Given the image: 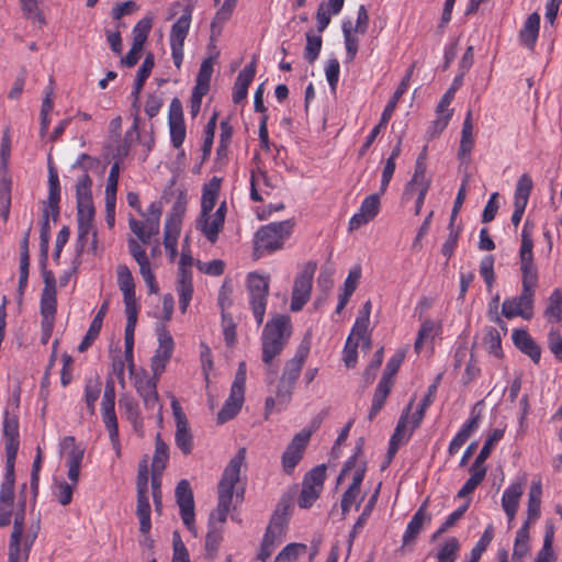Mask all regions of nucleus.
Listing matches in <instances>:
<instances>
[{
	"label": "nucleus",
	"instance_id": "nucleus-1",
	"mask_svg": "<svg viewBox=\"0 0 562 562\" xmlns=\"http://www.w3.org/2000/svg\"><path fill=\"white\" fill-rule=\"evenodd\" d=\"M245 460L246 449L240 448L225 468L217 486V507L211 514V524L215 521L224 524L228 514L243 501V492L235 493V488L239 481L241 469L245 465Z\"/></svg>",
	"mask_w": 562,
	"mask_h": 562
},
{
	"label": "nucleus",
	"instance_id": "nucleus-2",
	"mask_svg": "<svg viewBox=\"0 0 562 562\" xmlns=\"http://www.w3.org/2000/svg\"><path fill=\"white\" fill-rule=\"evenodd\" d=\"M292 334V324L288 315L277 314L266 325L261 335L262 361L266 364L283 350Z\"/></svg>",
	"mask_w": 562,
	"mask_h": 562
},
{
	"label": "nucleus",
	"instance_id": "nucleus-3",
	"mask_svg": "<svg viewBox=\"0 0 562 562\" xmlns=\"http://www.w3.org/2000/svg\"><path fill=\"white\" fill-rule=\"evenodd\" d=\"M38 531V522L25 527L24 510L16 513L9 541L8 562H27Z\"/></svg>",
	"mask_w": 562,
	"mask_h": 562
},
{
	"label": "nucleus",
	"instance_id": "nucleus-4",
	"mask_svg": "<svg viewBox=\"0 0 562 562\" xmlns=\"http://www.w3.org/2000/svg\"><path fill=\"white\" fill-rule=\"evenodd\" d=\"M294 227L292 220L273 222L261 226L254 236L255 254L261 256L281 249Z\"/></svg>",
	"mask_w": 562,
	"mask_h": 562
},
{
	"label": "nucleus",
	"instance_id": "nucleus-5",
	"mask_svg": "<svg viewBox=\"0 0 562 562\" xmlns=\"http://www.w3.org/2000/svg\"><path fill=\"white\" fill-rule=\"evenodd\" d=\"M367 467L364 462H358L357 456L350 457L341 472L338 475L337 482L340 483L346 476L351 475V484L344 493L340 507L342 514L346 515L353 505L359 506L363 498L361 493V484L364 479Z\"/></svg>",
	"mask_w": 562,
	"mask_h": 562
},
{
	"label": "nucleus",
	"instance_id": "nucleus-6",
	"mask_svg": "<svg viewBox=\"0 0 562 562\" xmlns=\"http://www.w3.org/2000/svg\"><path fill=\"white\" fill-rule=\"evenodd\" d=\"M518 257L519 271L521 273V285L537 288L539 274L533 256L532 227L528 222L525 223L521 231V241Z\"/></svg>",
	"mask_w": 562,
	"mask_h": 562
},
{
	"label": "nucleus",
	"instance_id": "nucleus-7",
	"mask_svg": "<svg viewBox=\"0 0 562 562\" xmlns=\"http://www.w3.org/2000/svg\"><path fill=\"white\" fill-rule=\"evenodd\" d=\"M245 386L246 363L240 362L235 374L234 382L231 386L229 396L217 413L216 420L218 424H224L233 419L239 413L245 401Z\"/></svg>",
	"mask_w": 562,
	"mask_h": 562
},
{
	"label": "nucleus",
	"instance_id": "nucleus-8",
	"mask_svg": "<svg viewBox=\"0 0 562 562\" xmlns=\"http://www.w3.org/2000/svg\"><path fill=\"white\" fill-rule=\"evenodd\" d=\"M247 289L254 317L258 325H261L266 314L269 295V277L250 272L247 276Z\"/></svg>",
	"mask_w": 562,
	"mask_h": 562
},
{
	"label": "nucleus",
	"instance_id": "nucleus-9",
	"mask_svg": "<svg viewBox=\"0 0 562 562\" xmlns=\"http://www.w3.org/2000/svg\"><path fill=\"white\" fill-rule=\"evenodd\" d=\"M130 374L133 378L134 386L138 395L142 397L145 408L149 411H157L159 420H161L162 406L159 403L157 393V380L159 376H150L145 370H136L135 367L133 368V373Z\"/></svg>",
	"mask_w": 562,
	"mask_h": 562
},
{
	"label": "nucleus",
	"instance_id": "nucleus-10",
	"mask_svg": "<svg viewBox=\"0 0 562 562\" xmlns=\"http://www.w3.org/2000/svg\"><path fill=\"white\" fill-rule=\"evenodd\" d=\"M316 268V262L308 261L296 274L290 305L292 312L301 311L303 306L310 301L313 286V278Z\"/></svg>",
	"mask_w": 562,
	"mask_h": 562
},
{
	"label": "nucleus",
	"instance_id": "nucleus-11",
	"mask_svg": "<svg viewBox=\"0 0 562 562\" xmlns=\"http://www.w3.org/2000/svg\"><path fill=\"white\" fill-rule=\"evenodd\" d=\"M536 288L521 285V292L517 296L508 297L503 302L502 314L510 319L521 317L530 319L533 316Z\"/></svg>",
	"mask_w": 562,
	"mask_h": 562
},
{
	"label": "nucleus",
	"instance_id": "nucleus-12",
	"mask_svg": "<svg viewBox=\"0 0 562 562\" xmlns=\"http://www.w3.org/2000/svg\"><path fill=\"white\" fill-rule=\"evenodd\" d=\"M369 25V15L363 5H360L357 14V21L353 24L351 21L342 23V34L345 40L347 61H352L359 48L360 36L367 33Z\"/></svg>",
	"mask_w": 562,
	"mask_h": 562
},
{
	"label": "nucleus",
	"instance_id": "nucleus-13",
	"mask_svg": "<svg viewBox=\"0 0 562 562\" xmlns=\"http://www.w3.org/2000/svg\"><path fill=\"white\" fill-rule=\"evenodd\" d=\"M226 212V201H223L216 211L200 212L195 220V229L200 232L207 241L215 244L224 228Z\"/></svg>",
	"mask_w": 562,
	"mask_h": 562
},
{
	"label": "nucleus",
	"instance_id": "nucleus-14",
	"mask_svg": "<svg viewBox=\"0 0 562 562\" xmlns=\"http://www.w3.org/2000/svg\"><path fill=\"white\" fill-rule=\"evenodd\" d=\"M102 418L105 428L109 431L110 440L116 454L120 456V440H119V427L117 419L114 411L115 406V391L113 381H108L102 397Z\"/></svg>",
	"mask_w": 562,
	"mask_h": 562
},
{
	"label": "nucleus",
	"instance_id": "nucleus-15",
	"mask_svg": "<svg viewBox=\"0 0 562 562\" xmlns=\"http://www.w3.org/2000/svg\"><path fill=\"white\" fill-rule=\"evenodd\" d=\"M156 335L158 346L151 358L150 368L155 376H160L173 353L175 341L166 324H157Z\"/></svg>",
	"mask_w": 562,
	"mask_h": 562
},
{
	"label": "nucleus",
	"instance_id": "nucleus-16",
	"mask_svg": "<svg viewBox=\"0 0 562 562\" xmlns=\"http://www.w3.org/2000/svg\"><path fill=\"white\" fill-rule=\"evenodd\" d=\"M192 8L187 4L183 14L176 21L170 31V46L172 59L176 67L179 69L183 59V45L184 40L189 33L191 24Z\"/></svg>",
	"mask_w": 562,
	"mask_h": 562
},
{
	"label": "nucleus",
	"instance_id": "nucleus-17",
	"mask_svg": "<svg viewBox=\"0 0 562 562\" xmlns=\"http://www.w3.org/2000/svg\"><path fill=\"white\" fill-rule=\"evenodd\" d=\"M160 207L156 203H151L148 206L144 221H138L133 217L130 218V228L142 244H148L153 236L158 235L160 228Z\"/></svg>",
	"mask_w": 562,
	"mask_h": 562
},
{
	"label": "nucleus",
	"instance_id": "nucleus-18",
	"mask_svg": "<svg viewBox=\"0 0 562 562\" xmlns=\"http://www.w3.org/2000/svg\"><path fill=\"white\" fill-rule=\"evenodd\" d=\"M94 211H77L78 223V243L80 248L88 249L92 254H97L98 232L94 225Z\"/></svg>",
	"mask_w": 562,
	"mask_h": 562
},
{
	"label": "nucleus",
	"instance_id": "nucleus-19",
	"mask_svg": "<svg viewBox=\"0 0 562 562\" xmlns=\"http://www.w3.org/2000/svg\"><path fill=\"white\" fill-rule=\"evenodd\" d=\"M139 138L138 134V117L134 119L132 127L126 132L125 138L122 143L116 144L114 147L109 146V155L113 159L112 166L109 171V176H119L121 171H124L123 165L125 158L128 155L130 146L134 140Z\"/></svg>",
	"mask_w": 562,
	"mask_h": 562
},
{
	"label": "nucleus",
	"instance_id": "nucleus-20",
	"mask_svg": "<svg viewBox=\"0 0 562 562\" xmlns=\"http://www.w3.org/2000/svg\"><path fill=\"white\" fill-rule=\"evenodd\" d=\"M311 438V431L303 429L296 434L288 445L282 454V469L285 473L291 474L294 468L303 458V453Z\"/></svg>",
	"mask_w": 562,
	"mask_h": 562
},
{
	"label": "nucleus",
	"instance_id": "nucleus-21",
	"mask_svg": "<svg viewBox=\"0 0 562 562\" xmlns=\"http://www.w3.org/2000/svg\"><path fill=\"white\" fill-rule=\"evenodd\" d=\"M380 194L373 193L364 198L357 213H355L348 223L350 232L359 229L373 221L380 212Z\"/></svg>",
	"mask_w": 562,
	"mask_h": 562
},
{
	"label": "nucleus",
	"instance_id": "nucleus-22",
	"mask_svg": "<svg viewBox=\"0 0 562 562\" xmlns=\"http://www.w3.org/2000/svg\"><path fill=\"white\" fill-rule=\"evenodd\" d=\"M176 498L183 524L189 530L194 528V501L190 483L182 480L176 487Z\"/></svg>",
	"mask_w": 562,
	"mask_h": 562
},
{
	"label": "nucleus",
	"instance_id": "nucleus-23",
	"mask_svg": "<svg viewBox=\"0 0 562 562\" xmlns=\"http://www.w3.org/2000/svg\"><path fill=\"white\" fill-rule=\"evenodd\" d=\"M168 124L171 142L179 148L186 138V124L183 120L182 103L178 98L171 100L169 105Z\"/></svg>",
	"mask_w": 562,
	"mask_h": 562
},
{
	"label": "nucleus",
	"instance_id": "nucleus-24",
	"mask_svg": "<svg viewBox=\"0 0 562 562\" xmlns=\"http://www.w3.org/2000/svg\"><path fill=\"white\" fill-rule=\"evenodd\" d=\"M311 341L308 338H304L292 359H290L283 369L281 381L294 384L300 376L303 363L308 356Z\"/></svg>",
	"mask_w": 562,
	"mask_h": 562
},
{
	"label": "nucleus",
	"instance_id": "nucleus-25",
	"mask_svg": "<svg viewBox=\"0 0 562 562\" xmlns=\"http://www.w3.org/2000/svg\"><path fill=\"white\" fill-rule=\"evenodd\" d=\"M3 436L5 446V458L9 468L14 467L18 449H19V422L15 417L5 414L3 422Z\"/></svg>",
	"mask_w": 562,
	"mask_h": 562
},
{
	"label": "nucleus",
	"instance_id": "nucleus-26",
	"mask_svg": "<svg viewBox=\"0 0 562 562\" xmlns=\"http://www.w3.org/2000/svg\"><path fill=\"white\" fill-rule=\"evenodd\" d=\"M283 525L272 520L263 536L258 559L265 562L274 551L276 547L283 541Z\"/></svg>",
	"mask_w": 562,
	"mask_h": 562
},
{
	"label": "nucleus",
	"instance_id": "nucleus-27",
	"mask_svg": "<svg viewBox=\"0 0 562 562\" xmlns=\"http://www.w3.org/2000/svg\"><path fill=\"white\" fill-rule=\"evenodd\" d=\"M514 345L535 363L540 361L541 348L525 329H515L512 335Z\"/></svg>",
	"mask_w": 562,
	"mask_h": 562
},
{
	"label": "nucleus",
	"instance_id": "nucleus-28",
	"mask_svg": "<svg viewBox=\"0 0 562 562\" xmlns=\"http://www.w3.org/2000/svg\"><path fill=\"white\" fill-rule=\"evenodd\" d=\"M524 493V482H513L503 493L502 507L508 517L509 521L515 518L518 510L519 499Z\"/></svg>",
	"mask_w": 562,
	"mask_h": 562
},
{
	"label": "nucleus",
	"instance_id": "nucleus-29",
	"mask_svg": "<svg viewBox=\"0 0 562 562\" xmlns=\"http://www.w3.org/2000/svg\"><path fill=\"white\" fill-rule=\"evenodd\" d=\"M41 313L44 322L52 324L56 313V289L54 278H46L45 285L41 296Z\"/></svg>",
	"mask_w": 562,
	"mask_h": 562
},
{
	"label": "nucleus",
	"instance_id": "nucleus-30",
	"mask_svg": "<svg viewBox=\"0 0 562 562\" xmlns=\"http://www.w3.org/2000/svg\"><path fill=\"white\" fill-rule=\"evenodd\" d=\"M426 503H424L413 515L412 519L407 524V527L403 535V546L413 542L422 529L430 522V515L426 512Z\"/></svg>",
	"mask_w": 562,
	"mask_h": 562
},
{
	"label": "nucleus",
	"instance_id": "nucleus-31",
	"mask_svg": "<svg viewBox=\"0 0 562 562\" xmlns=\"http://www.w3.org/2000/svg\"><path fill=\"white\" fill-rule=\"evenodd\" d=\"M413 402H414V398L411 400L406 412L401 416V418L397 423V426L395 428V431L390 439V446H389V451H387L390 458H393V456L398 450L400 446L403 445L405 441H407L412 435L413 430L411 429V431H407V426H408V414H409V411L412 409Z\"/></svg>",
	"mask_w": 562,
	"mask_h": 562
},
{
	"label": "nucleus",
	"instance_id": "nucleus-32",
	"mask_svg": "<svg viewBox=\"0 0 562 562\" xmlns=\"http://www.w3.org/2000/svg\"><path fill=\"white\" fill-rule=\"evenodd\" d=\"M176 291L179 297V308L186 313L193 296V272L178 273Z\"/></svg>",
	"mask_w": 562,
	"mask_h": 562
},
{
	"label": "nucleus",
	"instance_id": "nucleus-33",
	"mask_svg": "<svg viewBox=\"0 0 562 562\" xmlns=\"http://www.w3.org/2000/svg\"><path fill=\"white\" fill-rule=\"evenodd\" d=\"M256 75V63L251 61L248 66H246L243 70L239 71L236 82L233 89V101L234 103L241 102L248 92V87L251 83L254 77Z\"/></svg>",
	"mask_w": 562,
	"mask_h": 562
},
{
	"label": "nucleus",
	"instance_id": "nucleus-34",
	"mask_svg": "<svg viewBox=\"0 0 562 562\" xmlns=\"http://www.w3.org/2000/svg\"><path fill=\"white\" fill-rule=\"evenodd\" d=\"M542 484L540 480L532 481L528 493L527 519L524 525H529L540 517Z\"/></svg>",
	"mask_w": 562,
	"mask_h": 562
},
{
	"label": "nucleus",
	"instance_id": "nucleus-35",
	"mask_svg": "<svg viewBox=\"0 0 562 562\" xmlns=\"http://www.w3.org/2000/svg\"><path fill=\"white\" fill-rule=\"evenodd\" d=\"M59 202H60V183L59 178H48V199H47V207L44 210V223H43V232L48 227V217L49 211L53 213V217L56 218L59 213Z\"/></svg>",
	"mask_w": 562,
	"mask_h": 562
},
{
	"label": "nucleus",
	"instance_id": "nucleus-36",
	"mask_svg": "<svg viewBox=\"0 0 562 562\" xmlns=\"http://www.w3.org/2000/svg\"><path fill=\"white\" fill-rule=\"evenodd\" d=\"M220 188V178H212L211 181L204 184L200 212H212L214 210V206L218 198Z\"/></svg>",
	"mask_w": 562,
	"mask_h": 562
},
{
	"label": "nucleus",
	"instance_id": "nucleus-37",
	"mask_svg": "<svg viewBox=\"0 0 562 562\" xmlns=\"http://www.w3.org/2000/svg\"><path fill=\"white\" fill-rule=\"evenodd\" d=\"M91 179L82 178L76 186L77 194V211H94L92 194H91Z\"/></svg>",
	"mask_w": 562,
	"mask_h": 562
},
{
	"label": "nucleus",
	"instance_id": "nucleus-38",
	"mask_svg": "<svg viewBox=\"0 0 562 562\" xmlns=\"http://www.w3.org/2000/svg\"><path fill=\"white\" fill-rule=\"evenodd\" d=\"M540 26V15L538 13H532L526 20L522 30L520 31V41L524 45L531 48L538 37Z\"/></svg>",
	"mask_w": 562,
	"mask_h": 562
},
{
	"label": "nucleus",
	"instance_id": "nucleus-39",
	"mask_svg": "<svg viewBox=\"0 0 562 562\" xmlns=\"http://www.w3.org/2000/svg\"><path fill=\"white\" fill-rule=\"evenodd\" d=\"M413 68H411L406 76L402 79L401 83L398 85L397 89L395 90L394 94L392 95L391 100L389 101L387 105L385 106L382 115H381V125H386L392 117V114L396 108V104L398 100L402 98V95L405 93L409 78L412 76Z\"/></svg>",
	"mask_w": 562,
	"mask_h": 562
},
{
	"label": "nucleus",
	"instance_id": "nucleus-40",
	"mask_svg": "<svg viewBox=\"0 0 562 562\" xmlns=\"http://www.w3.org/2000/svg\"><path fill=\"white\" fill-rule=\"evenodd\" d=\"M237 0H225L222 7L216 12L213 22L211 23V35L212 37L218 36L222 32V27L226 21L233 14L236 7Z\"/></svg>",
	"mask_w": 562,
	"mask_h": 562
},
{
	"label": "nucleus",
	"instance_id": "nucleus-41",
	"mask_svg": "<svg viewBox=\"0 0 562 562\" xmlns=\"http://www.w3.org/2000/svg\"><path fill=\"white\" fill-rule=\"evenodd\" d=\"M148 492H137L136 514L139 518L140 531L146 533L151 527L150 522V505L148 501Z\"/></svg>",
	"mask_w": 562,
	"mask_h": 562
},
{
	"label": "nucleus",
	"instance_id": "nucleus-42",
	"mask_svg": "<svg viewBox=\"0 0 562 562\" xmlns=\"http://www.w3.org/2000/svg\"><path fill=\"white\" fill-rule=\"evenodd\" d=\"M544 317L550 323H560L562 321V291L559 289L553 290L548 300V305L544 310Z\"/></svg>",
	"mask_w": 562,
	"mask_h": 562
},
{
	"label": "nucleus",
	"instance_id": "nucleus-43",
	"mask_svg": "<svg viewBox=\"0 0 562 562\" xmlns=\"http://www.w3.org/2000/svg\"><path fill=\"white\" fill-rule=\"evenodd\" d=\"M278 178H251V199L254 201H263L265 195H270L271 190L278 184L274 181Z\"/></svg>",
	"mask_w": 562,
	"mask_h": 562
},
{
	"label": "nucleus",
	"instance_id": "nucleus-44",
	"mask_svg": "<svg viewBox=\"0 0 562 562\" xmlns=\"http://www.w3.org/2000/svg\"><path fill=\"white\" fill-rule=\"evenodd\" d=\"M117 285L123 297L135 296V282L130 268L126 265H119L116 269Z\"/></svg>",
	"mask_w": 562,
	"mask_h": 562
},
{
	"label": "nucleus",
	"instance_id": "nucleus-45",
	"mask_svg": "<svg viewBox=\"0 0 562 562\" xmlns=\"http://www.w3.org/2000/svg\"><path fill=\"white\" fill-rule=\"evenodd\" d=\"M153 67H154V55L149 53L145 57L142 66L139 67L138 71H137V77H136L135 86H134V90H133V97H134L133 105L134 106H136V103L138 101V97L143 89L144 82L149 77Z\"/></svg>",
	"mask_w": 562,
	"mask_h": 562
},
{
	"label": "nucleus",
	"instance_id": "nucleus-46",
	"mask_svg": "<svg viewBox=\"0 0 562 562\" xmlns=\"http://www.w3.org/2000/svg\"><path fill=\"white\" fill-rule=\"evenodd\" d=\"M169 458V449L168 446L162 441L159 434L156 436L155 442V454L151 463V471L155 474H160L165 468L166 462Z\"/></svg>",
	"mask_w": 562,
	"mask_h": 562
},
{
	"label": "nucleus",
	"instance_id": "nucleus-47",
	"mask_svg": "<svg viewBox=\"0 0 562 562\" xmlns=\"http://www.w3.org/2000/svg\"><path fill=\"white\" fill-rule=\"evenodd\" d=\"M474 146L472 112L465 115L460 140V155H469Z\"/></svg>",
	"mask_w": 562,
	"mask_h": 562
},
{
	"label": "nucleus",
	"instance_id": "nucleus-48",
	"mask_svg": "<svg viewBox=\"0 0 562 562\" xmlns=\"http://www.w3.org/2000/svg\"><path fill=\"white\" fill-rule=\"evenodd\" d=\"M504 432H505L504 429L495 428L487 434L485 442H484L479 456L474 460V463L484 465L485 460L490 457L494 447L504 437Z\"/></svg>",
	"mask_w": 562,
	"mask_h": 562
},
{
	"label": "nucleus",
	"instance_id": "nucleus-49",
	"mask_svg": "<svg viewBox=\"0 0 562 562\" xmlns=\"http://www.w3.org/2000/svg\"><path fill=\"white\" fill-rule=\"evenodd\" d=\"M440 331V325L432 319H426L420 325L417 339L415 342V350L419 352L425 341L432 340Z\"/></svg>",
	"mask_w": 562,
	"mask_h": 562
},
{
	"label": "nucleus",
	"instance_id": "nucleus-50",
	"mask_svg": "<svg viewBox=\"0 0 562 562\" xmlns=\"http://www.w3.org/2000/svg\"><path fill=\"white\" fill-rule=\"evenodd\" d=\"M175 440L177 447L184 453H191L193 449V437L190 431L189 423L176 425Z\"/></svg>",
	"mask_w": 562,
	"mask_h": 562
},
{
	"label": "nucleus",
	"instance_id": "nucleus-51",
	"mask_svg": "<svg viewBox=\"0 0 562 562\" xmlns=\"http://www.w3.org/2000/svg\"><path fill=\"white\" fill-rule=\"evenodd\" d=\"M459 551H460L459 540L454 537H450L438 549L437 560H438V562H456Z\"/></svg>",
	"mask_w": 562,
	"mask_h": 562
},
{
	"label": "nucleus",
	"instance_id": "nucleus-52",
	"mask_svg": "<svg viewBox=\"0 0 562 562\" xmlns=\"http://www.w3.org/2000/svg\"><path fill=\"white\" fill-rule=\"evenodd\" d=\"M182 218L168 215L164 232V246L171 247L173 243H178L181 231Z\"/></svg>",
	"mask_w": 562,
	"mask_h": 562
},
{
	"label": "nucleus",
	"instance_id": "nucleus-53",
	"mask_svg": "<svg viewBox=\"0 0 562 562\" xmlns=\"http://www.w3.org/2000/svg\"><path fill=\"white\" fill-rule=\"evenodd\" d=\"M61 448L67 451V467H80L83 459V449L75 445L72 437H66Z\"/></svg>",
	"mask_w": 562,
	"mask_h": 562
},
{
	"label": "nucleus",
	"instance_id": "nucleus-54",
	"mask_svg": "<svg viewBox=\"0 0 562 562\" xmlns=\"http://www.w3.org/2000/svg\"><path fill=\"white\" fill-rule=\"evenodd\" d=\"M5 476L0 490V504H13L14 498V467L5 463Z\"/></svg>",
	"mask_w": 562,
	"mask_h": 562
},
{
	"label": "nucleus",
	"instance_id": "nucleus-55",
	"mask_svg": "<svg viewBox=\"0 0 562 562\" xmlns=\"http://www.w3.org/2000/svg\"><path fill=\"white\" fill-rule=\"evenodd\" d=\"M529 551V527L522 525L517 533L514 543L513 558L522 560Z\"/></svg>",
	"mask_w": 562,
	"mask_h": 562
},
{
	"label": "nucleus",
	"instance_id": "nucleus-56",
	"mask_svg": "<svg viewBox=\"0 0 562 562\" xmlns=\"http://www.w3.org/2000/svg\"><path fill=\"white\" fill-rule=\"evenodd\" d=\"M120 407L124 411L126 418L133 424L134 428L142 427V418L139 416V407L135 400L125 396L120 400Z\"/></svg>",
	"mask_w": 562,
	"mask_h": 562
},
{
	"label": "nucleus",
	"instance_id": "nucleus-57",
	"mask_svg": "<svg viewBox=\"0 0 562 562\" xmlns=\"http://www.w3.org/2000/svg\"><path fill=\"white\" fill-rule=\"evenodd\" d=\"M169 194L175 199L172 211L169 215L182 218L189 200L187 190L181 187H173Z\"/></svg>",
	"mask_w": 562,
	"mask_h": 562
},
{
	"label": "nucleus",
	"instance_id": "nucleus-58",
	"mask_svg": "<svg viewBox=\"0 0 562 562\" xmlns=\"http://www.w3.org/2000/svg\"><path fill=\"white\" fill-rule=\"evenodd\" d=\"M153 26V18L145 16L133 29V44L136 48H143Z\"/></svg>",
	"mask_w": 562,
	"mask_h": 562
},
{
	"label": "nucleus",
	"instance_id": "nucleus-59",
	"mask_svg": "<svg viewBox=\"0 0 562 562\" xmlns=\"http://www.w3.org/2000/svg\"><path fill=\"white\" fill-rule=\"evenodd\" d=\"M104 166L98 161L97 159L88 156L81 155V157L71 165V171H83V172H92L100 173L104 172Z\"/></svg>",
	"mask_w": 562,
	"mask_h": 562
},
{
	"label": "nucleus",
	"instance_id": "nucleus-60",
	"mask_svg": "<svg viewBox=\"0 0 562 562\" xmlns=\"http://www.w3.org/2000/svg\"><path fill=\"white\" fill-rule=\"evenodd\" d=\"M379 488H380V486L375 490L373 495L370 497V499L366 504L361 515L359 516V518L355 522L353 528H352V530L350 532V539L351 540L357 537V535L360 532V530L364 527L369 516L371 515V513H372V510H373V508H374V506L376 504V499H378V495H379Z\"/></svg>",
	"mask_w": 562,
	"mask_h": 562
},
{
	"label": "nucleus",
	"instance_id": "nucleus-61",
	"mask_svg": "<svg viewBox=\"0 0 562 562\" xmlns=\"http://www.w3.org/2000/svg\"><path fill=\"white\" fill-rule=\"evenodd\" d=\"M532 189L531 178H519L514 196V205L527 206L529 194Z\"/></svg>",
	"mask_w": 562,
	"mask_h": 562
},
{
	"label": "nucleus",
	"instance_id": "nucleus-62",
	"mask_svg": "<svg viewBox=\"0 0 562 562\" xmlns=\"http://www.w3.org/2000/svg\"><path fill=\"white\" fill-rule=\"evenodd\" d=\"M306 549L303 543H290L277 555L274 562H296L297 557L304 554Z\"/></svg>",
	"mask_w": 562,
	"mask_h": 562
},
{
	"label": "nucleus",
	"instance_id": "nucleus-63",
	"mask_svg": "<svg viewBox=\"0 0 562 562\" xmlns=\"http://www.w3.org/2000/svg\"><path fill=\"white\" fill-rule=\"evenodd\" d=\"M322 37L313 34L312 32L306 33V46L304 56L310 63H314L321 52L322 48Z\"/></svg>",
	"mask_w": 562,
	"mask_h": 562
},
{
	"label": "nucleus",
	"instance_id": "nucleus-64",
	"mask_svg": "<svg viewBox=\"0 0 562 562\" xmlns=\"http://www.w3.org/2000/svg\"><path fill=\"white\" fill-rule=\"evenodd\" d=\"M326 477V467L324 464L317 465L312 469L304 477L303 483L315 487L316 490H323L324 481Z\"/></svg>",
	"mask_w": 562,
	"mask_h": 562
}]
</instances>
